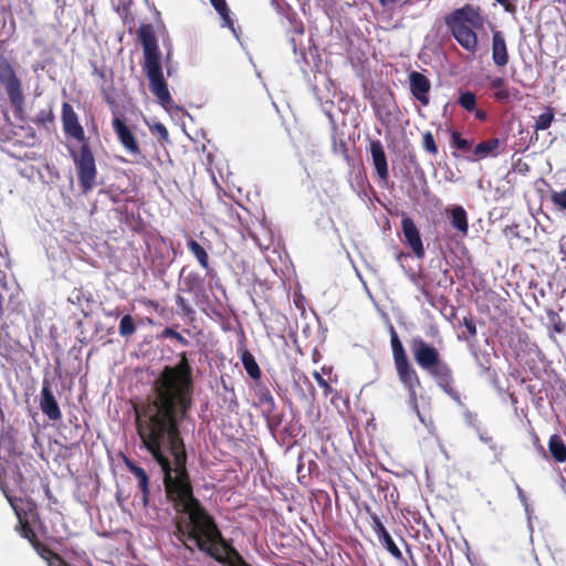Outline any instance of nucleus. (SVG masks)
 <instances>
[{
  "label": "nucleus",
  "mask_w": 566,
  "mask_h": 566,
  "mask_svg": "<svg viewBox=\"0 0 566 566\" xmlns=\"http://www.w3.org/2000/svg\"><path fill=\"white\" fill-rule=\"evenodd\" d=\"M184 285L182 291L188 293H197L203 289V279L197 272H189L181 279Z\"/></svg>",
  "instance_id": "nucleus-25"
},
{
  "label": "nucleus",
  "mask_w": 566,
  "mask_h": 566,
  "mask_svg": "<svg viewBox=\"0 0 566 566\" xmlns=\"http://www.w3.org/2000/svg\"><path fill=\"white\" fill-rule=\"evenodd\" d=\"M463 325L465 326V328L471 337L476 336L478 331H476L475 323L473 322L472 318L464 317Z\"/></svg>",
  "instance_id": "nucleus-48"
},
{
  "label": "nucleus",
  "mask_w": 566,
  "mask_h": 566,
  "mask_svg": "<svg viewBox=\"0 0 566 566\" xmlns=\"http://www.w3.org/2000/svg\"><path fill=\"white\" fill-rule=\"evenodd\" d=\"M34 551L48 563L50 558L55 554L48 545L38 539L31 545Z\"/></svg>",
  "instance_id": "nucleus-38"
},
{
  "label": "nucleus",
  "mask_w": 566,
  "mask_h": 566,
  "mask_svg": "<svg viewBox=\"0 0 566 566\" xmlns=\"http://www.w3.org/2000/svg\"><path fill=\"white\" fill-rule=\"evenodd\" d=\"M112 127L124 149L130 155H139L140 147L138 140L130 129L126 125L125 120L120 117H114L112 120Z\"/></svg>",
  "instance_id": "nucleus-9"
},
{
  "label": "nucleus",
  "mask_w": 566,
  "mask_h": 566,
  "mask_svg": "<svg viewBox=\"0 0 566 566\" xmlns=\"http://www.w3.org/2000/svg\"><path fill=\"white\" fill-rule=\"evenodd\" d=\"M238 352L249 377L255 381L260 380L262 371L252 353L244 345L240 346Z\"/></svg>",
  "instance_id": "nucleus-19"
},
{
  "label": "nucleus",
  "mask_w": 566,
  "mask_h": 566,
  "mask_svg": "<svg viewBox=\"0 0 566 566\" xmlns=\"http://www.w3.org/2000/svg\"><path fill=\"white\" fill-rule=\"evenodd\" d=\"M379 543L382 545L385 549H387L394 558L398 562H406V558L402 556L401 551L394 542L391 535L387 532L378 537Z\"/></svg>",
  "instance_id": "nucleus-27"
},
{
  "label": "nucleus",
  "mask_w": 566,
  "mask_h": 566,
  "mask_svg": "<svg viewBox=\"0 0 566 566\" xmlns=\"http://www.w3.org/2000/svg\"><path fill=\"white\" fill-rule=\"evenodd\" d=\"M501 142L499 138H490L488 140L479 143L471 156L467 157L468 161H479L481 159L496 156V149L499 148Z\"/></svg>",
  "instance_id": "nucleus-18"
},
{
  "label": "nucleus",
  "mask_w": 566,
  "mask_h": 566,
  "mask_svg": "<svg viewBox=\"0 0 566 566\" xmlns=\"http://www.w3.org/2000/svg\"><path fill=\"white\" fill-rule=\"evenodd\" d=\"M472 144V140L463 138L459 132L451 133V147L455 148L457 150H470Z\"/></svg>",
  "instance_id": "nucleus-34"
},
{
  "label": "nucleus",
  "mask_w": 566,
  "mask_h": 566,
  "mask_svg": "<svg viewBox=\"0 0 566 566\" xmlns=\"http://www.w3.org/2000/svg\"><path fill=\"white\" fill-rule=\"evenodd\" d=\"M0 459L6 462L17 461L21 459L23 462V453L18 447V442L11 432H3L0 436Z\"/></svg>",
  "instance_id": "nucleus-16"
},
{
  "label": "nucleus",
  "mask_w": 566,
  "mask_h": 566,
  "mask_svg": "<svg viewBox=\"0 0 566 566\" xmlns=\"http://www.w3.org/2000/svg\"><path fill=\"white\" fill-rule=\"evenodd\" d=\"M170 61H171V52H170V50H168L166 53V56H165L166 71H167L168 76H171L172 72H174Z\"/></svg>",
  "instance_id": "nucleus-49"
},
{
  "label": "nucleus",
  "mask_w": 566,
  "mask_h": 566,
  "mask_svg": "<svg viewBox=\"0 0 566 566\" xmlns=\"http://www.w3.org/2000/svg\"><path fill=\"white\" fill-rule=\"evenodd\" d=\"M401 229L405 237V242L409 245L417 258L422 259L426 252L420 231L417 228L415 221L409 217H403L401 220Z\"/></svg>",
  "instance_id": "nucleus-11"
},
{
  "label": "nucleus",
  "mask_w": 566,
  "mask_h": 566,
  "mask_svg": "<svg viewBox=\"0 0 566 566\" xmlns=\"http://www.w3.org/2000/svg\"><path fill=\"white\" fill-rule=\"evenodd\" d=\"M491 50L493 63L500 69L505 67L510 62V53L502 31L494 30L492 32Z\"/></svg>",
  "instance_id": "nucleus-14"
},
{
  "label": "nucleus",
  "mask_w": 566,
  "mask_h": 566,
  "mask_svg": "<svg viewBox=\"0 0 566 566\" xmlns=\"http://www.w3.org/2000/svg\"><path fill=\"white\" fill-rule=\"evenodd\" d=\"M422 147L427 153H429L432 156H436L438 154V146L430 130H427L422 134Z\"/></svg>",
  "instance_id": "nucleus-36"
},
{
  "label": "nucleus",
  "mask_w": 566,
  "mask_h": 566,
  "mask_svg": "<svg viewBox=\"0 0 566 566\" xmlns=\"http://www.w3.org/2000/svg\"><path fill=\"white\" fill-rule=\"evenodd\" d=\"M264 416L266 417L268 426L272 431L277 430L279 427L282 424V421H283L282 413H275L273 411L271 413H264Z\"/></svg>",
  "instance_id": "nucleus-42"
},
{
  "label": "nucleus",
  "mask_w": 566,
  "mask_h": 566,
  "mask_svg": "<svg viewBox=\"0 0 566 566\" xmlns=\"http://www.w3.org/2000/svg\"><path fill=\"white\" fill-rule=\"evenodd\" d=\"M188 250L193 254L197 259L199 265L206 271L210 270L209 255L206 249L195 239H189L187 241Z\"/></svg>",
  "instance_id": "nucleus-24"
},
{
  "label": "nucleus",
  "mask_w": 566,
  "mask_h": 566,
  "mask_svg": "<svg viewBox=\"0 0 566 566\" xmlns=\"http://www.w3.org/2000/svg\"><path fill=\"white\" fill-rule=\"evenodd\" d=\"M452 156H453V157H455V158H458V157H459V155L457 154V151H453V153H452Z\"/></svg>",
  "instance_id": "nucleus-56"
},
{
  "label": "nucleus",
  "mask_w": 566,
  "mask_h": 566,
  "mask_svg": "<svg viewBox=\"0 0 566 566\" xmlns=\"http://www.w3.org/2000/svg\"><path fill=\"white\" fill-rule=\"evenodd\" d=\"M137 326L132 315L126 314L122 317L118 326V333L122 337H130L136 333Z\"/></svg>",
  "instance_id": "nucleus-29"
},
{
  "label": "nucleus",
  "mask_w": 566,
  "mask_h": 566,
  "mask_svg": "<svg viewBox=\"0 0 566 566\" xmlns=\"http://www.w3.org/2000/svg\"><path fill=\"white\" fill-rule=\"evenodd\" d=\"M409 84L412 96L423 106H427L431 88L429 78L420 72L412 71L409 73Z\"/></svg>",
  "instance_id": "nucleus-13"
},
{
  "label": "nucleus",
  "mask_w": 566,
  "mask_h": 566,
  "mask_svg": "<svg viewBox=\"0 0 566 566\" xmlns=\"http://www.w3.org/2000/svg\"><path fill=\"white\" fill-rule=\"evenodd\" d=\"M547 317L551 322L553 332L563 334L566 329V324L563 322L558 313L553 310L547 311Z\"/></svg>",
  "instance_id": "nucleus-35"
},
{
  "label": "nucleus",
  "mask_w": 566,
  "mask_h": 566,
  "mask_svg": "<svg viewBox=\"0 0 566 566\" xmlns=\"http://www.w3.org/2000/svg\"><path fill=\"white\" fill-rule=\"evenodd\" d=\"M390 345L398 379L408 391V405L421 419L417 395L418 388L421 387V380L417 370L410 363L403 345L392 326L390 328Z\"/></svg>",
  "instance_id": "nucleus-5"
},
{
  "label": "nucleus",
  "mask_w": 566,
  "mask_h": 566,
  "mask_svg": "<svg viewBox=\"0 0 566 566\" xmlns=\"http://www.w3.org/2000/svg\"><path fill=\"white\" fill-rule=\"evenodd\" d=\"M380 6L387 7L397 2V0H378Z\"/></svg>",
  "instance_id": "nucleus-54"
},
{
  "label": "nucleus",
  "mask_w": 566,
  "mask_h": 566,
  "mask_svg": "<svg viewBox=\"0 0 566 566\" xmlns=\"http://www.w3.org/2000/svg\"><path fill=\"white\" fill-rule=\"evenodd\" d=\"M61 119L65 136L75 139L81 145L90 143L85 136L84 128L80 124L77 114L73 106L67 102L62 104Z\"/></svg>",
  "instance_id": "nucleus-8"
},
{
  "label": "nucleus",
  "mask_w": 566,
  "mask_h": 566,
  "mask_svg": "<svg viewBox=\"0 0 566 566\" xmlns=\"http://www.w3.org/2000/svg\"><path fill=\"white\" fill-rule=\"evenodd\" d=\"M0 83L4 86L11 105L17 111H21L24 103L21 81L3 54H0Z\"/></svg>",
  "instance_id": "nucleus-7"
},
{
  "label": "nucleus",
  "mask_w": 566,
  "mask_h": 566,
  "mask_svg": "<svg viewBox=\"0 0 566 566\" xmlns=\"http://www.w3.org/2000/svg\"><path fill=\"white\" fill-rule=\"evenodd\" d=\"M31 523H33V522L24 521V520L18 521V525L15 526V530L20 533V535L23 538L28 539L29 543L32 545L39 538H38L35 532L33 531V528L31 527Z\"/></svg>",
  "instance_id": "nucleus-30"
},
{
  "label": "nucleus",
  "mask_w": 566,
  "mask_h": 566,
  "mask_svg": "<svg viewBox=\"0 0 566 566\" xmlns=\"http://www.w3.org/2000/svg\"><path fill=\"white\" fill-rule=\"evenodd\" d=\"M82 193H90L96 186L97 168L90 143L82 144L78 150H70Z\"/></svg>",
  "instance_id": "nucleus-6"
},
{
  "label": "nucleus",
  "mask_w": 566,
  "mask_h": 566,
  "mask_svg": "<svg viewBox=\"0 0 566 566\" xmlns=\"http://www.w3.org/2000/svg\"><path fill=\"white\" fill-rule=\"evenodd\" d=\"M494 1L497 2L501 7H503V9L509 13H515L517 10V8H516L517 0H494Z\"/></svg>",
  "instance_id": "nucleus-44"
},
{
  "label": "nucleus",
  "mask_w": 566,
  "mask_h": 566,
  "mask_svg": "<svg viewBox=\"0 0 566 566\" xmlns=\"http://www.w3.org/2000/svg\"><path fill=\"white\" fill-rule=\"evenodd\" d=\"M4 314V310H3V305H2V300L0 298V319L2 318Z\"/></svg>",
  "instance_id": "nucleus-55"
},
{
  "label": "nucleus",
  "mask_w": 566,
  "mask_h": 566,
  "mask_svg": "<svg viewBox=\"0 0 566 566\" xmlns=\"http://www.w3.org/2000/svg\"><path fill=\"white\" fill-rule=\"evenodd\" d=\"M125 464L129 472L138 480V486L142 491V501L144 506L148 505L149 497V478L145 469L138 467L133 461L126 459Z\"/></svg>",
  "instance_id": "nucleus-17"
},
{
  "label": "nucleus",
  "mask_w": 566,
  "mask_h": 566,
  "mask_svg": "<svg viewBox=\"0 0 566 566\" xmlns=\"http://www.w3.org/2000/svg\"><path fill=\"white\" fill-rule=\"evenodd\" d=\"M548 451L555 462H566V444L559 434L555 433L549 437Z\"/></svg>",
  "instance_id": "nucleus-22"
},
{
  "label": "nucleus",
  "mask_w": 566,
  "mask_h": 566,
  "mask_svg": "<svg viewBox=\"0 0 566 566\" xmlns=\"http://www.w3.org/2000/svg\"><path fill=\"white\" fill-rule=\"evenodd\" d=\"M473 112H474V116H475L476 119H479L480 122H485L486 120L488 114H486L485 111L476 109L475 108V111H473Z\"/></svg>",
  "instance_id": "nucleus-51"
},
{
  "label": "nucleus",
  "mask_w": 566,
  "mask_h": 566,
  "mask_svg": "<svg viewBox=\"0 0 566 566\" xmlns=\"http://www.w3.org/2000/svg\"><path fill=\"white\" fill-rule=\"evenodd\" d=\"M40 409L41 411L52 421L60 420L62 412L59 403L52 392L51 385L48 379L42 382V389L40 394Z\"/></svg>",
  "instance_id": "nucleus-12"
},
{
  "label": "nucleus",
  "mask_w": 566,
  "mask_h": 566,
  "mask_svg": "<svg viewBox=\"0 0 566 566\" xmlns=\"http://www.w3.org/2000/svg\"><path fill=\"white\" fill-rule=\"evenodd\" d=\"M551 202L560 211H566V188L560 191H552Z\"/></svg>",
  "instance_id": "nucleus-37"
},
{
  "label": "nucleus",
  "mask_w": 566,
  "mask_h": 566,
  "mask_svg": "<svg viewBox=\"0 0 566 566\" xmlns=\"http://www.w3.org/2000/svg\"><path fill=\"white\" fill-rule=\"evenodd\" d=\"M555 118V111L552 106H546L545 112L538 115L534 123V129L536 132L538 130H545L551 127L552 123Z\"/></svg>",
  "instance_id": "nucleus-28"
},
{
  "label": "nucleus",
  "mask_w": 566,
  "mask_h": 566,
  "mask_svg": "<svg viewBox=\"0 0 566 566\" xmlns=\"http://www.w3.org/2000/svg\"><path fill=\"white\" fill-rule=\"evenodd\" d=\"M490 88L494 90L492 98L500 104H507L511 102L512 94L507 86L506 80L502 76H494L490 78Z\"/></svg>",
  "instance_id": "nucleus-20"
},
{
  "label": "nucleus",
  "mask_w": 566,
  "mask_h": 566,
  "mask_svg": "<svg viewBox=\"0 0 566 566\" xmlns=\"http://www.w3.org/2000/svg\"><path fill=\"white\" fill-rule=\"evenodd\" d=\"M54 119H55V116L53 113V108L51 106H49L46 108L41 109L36 114L35 118H34V123L38 126L48 127L49 125L53 124Z\"/></svg>",
  "instance_id": "nucleus-32"
},
{
  "label": "nucleus",
  "mask_w": 566,
  "mask_h": 566,
  "mask_svg": "<svg viewBox=\"0 0 566 566\" xmlns=\"http://www.w3.org/2000/svg\"><path fill=\"white\" fill-rule=\"evenodd\" d=\"M370 520H371V528L377 535V538L380 537L382 534L387 533L388 531L384 526L382 522L380 521L379 516L375 512H370L368 510Z\"/></svg>",
  "instance_id": "nucleus-40"
},
{
  "label": "nucleus",
  "mask_w": 566,
  "mask_h": 566,
  "mask_svg": "<svg viewBox=\"0 0 566 566\" xmlns=\"http://www.w3.org/2000/svg\"><path fill=\"white\" fill-rule=\"evenodd\" d=\"M287 18L291 21V23H293L295 32L302 34L304 32V25H303V23L301 21L296 20V13L295 12H290L287 14Z\"/></svg>",
  "instance_id": "nucleus-45"
},
{
  "label": "nucleus",
  "mask_w": 566,
  "mask_h": 566,
  "mask_svg": "<svg viewBox=\"0 0 566 566\" xmlns=\"http://www.w3.org/2000/svg\"><path fill=\"white\" fill-rule=\"evenodd\" d=\"M407 552L409 553V559H410V564L408 563V560L406 559V562H401L405 566H418L413 555L411 554L410 552V548L409 546L407 545Z\"/></svg>",
  "instance_id": "nucleus-52"
},
{
  "label": "nucleus",
  "mask_w": 566,
  "mask_h": 566,
  "mask_svg": "<svg viewBox=\"0 0 566 566\" xmlns=\"http://www.w3.org/2000/svg\"><path fill=\"white\" fill-rule=\"evenodd\" d=\"M138 303L145 307L153 308L155 312H158V310H159V303L157 301L150 300L148 297L138 298Z\"/></svg>",
  "instance_id": "nucleus-46"
},
{
  "label": "nucleus",
  "mask_w": 566,
  "mask_h": 566,
  "mask_svg": "<svg viewBox=\"0 0 566 566\" xmlns=\"http://www.w3.org/2000/svg\"><path fill=\"white\" fill-rule=\"evenodd\" d=\"M6 497L12 507L18 521H32L40 520L38 505L32 499H18L6 493Z\"/></svg>",
  "instance_id": "nucleus-10"
},
{
  "label": "nucleus",
  "mask_w": 566,
  "mask_h": 566,
  "mask_svg": "<svg viewBox=\"0 0 566 566\" xmlns=\"http://www.w3.org/2000/svg\"><path fill=\"white\" fill-rule=\"evenodd\" d=\"M313 377L318 384V386L323 388L325 397L329 396L333 392L332 386L328 384L326 379L323 378V376L318 371H314Z\"/></svg>",
  "instance_id": "nucleus-43"
},
{
  "label": "nucleus",
  "mask_w": 566,
  "mask_h": 566,
  "mask_svg": "<svg viewBox=\"0 0 566 566\" xmlns=\"http://www.w3.org/2000/svg\"><path fill=\"white\" fill-rule=\"evenodd\" d=\"M214 10L220 14L223 20V25L234 32L233 20L230 15V9L226 0H209Z\"/></svg>",
  "instance_id": "nucleus-26"
},
{
  "label": "nucleus",
  "mask_w": 566,
  "mask_h": 566,
  "mask_svg": "<svg viewBox=\"0 0 566 566\" xmlns=\"http://www.w3.org/2000/svg\"><path fill=\"white\" fill-rule=\"evenodd\" d=\"M541 451L543 452V454L545 455V450H544V447L541 446Z\"/></svg>",
  "instance_id": "nucleus-57"
},
{
  "label": "nucleus",
  "mask_w": 566,
  "mask_h": 566,
  "mask_svg": "<svg viewBox=\"0 0 566 566\" xmlns=\"http://www.w3.org/2000/svg\"><path fill=\"white\" fill-rule=\"evenodd\" d=\"M255 394L263 413H271L275 410V400L268 386L263 384L256 385Z\"/></svg>",
  "instance_id": "nucleus-23"
},
{
  "label": "nucleus",
  "mask_w": 566,
  "mask_h": 566,
  "mask_svg": "<svg viewBox=\"0 0 566 566\" xmlns=\"http://www.w3.org/2000/svg\"><path fill=\"white\" fill-rule=\"evenodd\" d=\"M48 566H71V565H70V564H67L61 555H59L57 553H55V554L50 558V560L48 562Z\"/></svg>",
  "instance_id": "nucleus-47"
},
{
  "label": "nucleus",
  "mask_w": 566,
  "mask_h": 566,
  "mask_svg": "<svg viewBox=\"0 0 566 566\" xmlns=\"http://www.w3.org/2000/svg\"><path fill=\"white\" fill-rule=\"evenodd\" d=\"M447 213L450 214V222L452 228H454L463 237L468 235L469 222L464 208L461 206H455L451 209H447Z\"/></svg>",
  "instance_id": "nucleus-21"
},
{
  "label": "nucleus",
  "mask_w": 566,
  "mask_h": 566,
  "mask_svg": "<svg viewBox=\"0 0 566 566\" xmlns=\"http://www.w3.org/2000/svg\"><path fill=\"white\" fill-rule=\"evenodd\" d=\"M410 349L417 365L424 370L437 386L453 401L461 402L451 366L442 358L439 349L420 336L412 337Z\"/></svg>",
  "instance_id": "nucleus-3"
},
{
  "label": "nucleus",
  "mask_w": 566,
  "mask_h": 566,
  "mask_svg": "<svg viewBox=\"0 0 566 566\" xmlns=\"http://www.w3.org/2000/svg\"><path fill=\"white\" fill-rule=\"evenodd\" d=\"M155 129L158 132V134L160 135V137L163 139H168V136H169V133L167 130V128L165 127V125L158 123L155 125Z\"/></svg>",
  "instance_id": "nucleus-50"
},
{
  "label": "nucleus",
  "mask_w": 566,
  "mask_h": 566,
  "mask_svg": "<svg viewBox=\"0 0 566 566\" xmlns=\"http://www.w3.org/2000/svg\"><path fill=\"white\" fill-rule=\"evenodd\" d=\"M136 431L143 447L161 468L167 499L179 513L176 522L179 537L195 541L200 551L218 562H223L222 552H227L230 555L229 566H251L227 543L214 518L193 496L181 430Z\"/></svg>",
  "instance_id": "nucleus-1"
},
{
  "label": "nucleus",
  "mask_w": 566,
  "mask_h": 566,
  "mask_svg": "<svg viewBox=\"0 0 566 566\" xmlns=\"http://www.w3.org/2000/svg\"><path fill=\"white\" fill-rule=\"evenodd\" d=\"M15 481L19 484L24 482V476H23L18 463H15Z\"/></svg>",
  "instance_id": "nucleus-53"
},
{
  "label": "nucleus",
  "mask_w": 566,
  "mask_h": 566,
  "mask_svg": "<svg viewBox=\"0 0 566 566\" xmlns=\"http://www.w3.org/2000/svg\"><path fill=\"white\" fill-rule=\"evenodd\" d=\"M370 520H371V528L377 535V538L380 537L382 534L387 533L388 531L384 526L382 522L380 521L379 516L375 512H370L368 510Z\"/></svg>",
  "instance_id": "nucleus-39"
},
{
  "label": "nucleus",
  "mask_w": 566,
  "mask_h": 566,
  "mask_svg": "<svg viewBox=\"0 0 566 566\" xmlns=\"http://www.w3.org/2000/svg\"><path fill=\"white\" fill-rule=\"evenodd\" d=\"M458 104L467 112H473L476 107V96L474 93L467 91L460 94Z\"/></svg>",
  "instance_id": "nucleus-31"
},
{
  "label": "nucleus",
  "mask_w": 566,
  "mask_h": 566,
  "mask_svg": "<svg viewBox=\"0 0 566 566\" xmlns=\"http://www.w3.org/2000/svg\"><path fill=\"white\" fill-rule=\"evenodd\" d=\"M137 36L143 46L144 61L142 66L148 78L150 92L166 111L178 108L174 103L168 84L164 77L161 52L153 25L147 23L140 24L137 30Z\"/></svg>",
  "instance_id": "nucleus-2"
},
{
  "label": "nucleus",
  "mask_w": 566,
  "mask_h": 566,
  "mask_svg": "<svg viewBox=\"0 0 566 566\" xmlns=\"http://www.w3.org/2000/svg\"><path fill=\"white\" fill-rule=\"evenodd\" d=\"M163 336L166 338L176 339L182 346H188V344H189V340L185 336H182L179 332L175 331L171 327H166L163 331Z\"/></svg>",
  "instance_id": "nucleus-41"
},
{
  "label": "nucleus",
  "mask_w": 566,
  "mask_h": 566,
  "mask_svg": "<svg viewBox=\"0 0 566 566\" xmlns=\"http://www.w3.org/2000/svg\"><path fill=\"white\" fill-rule=\"evenodd\" d=\"M175 300H176L177 306L180 310V315L192 319L196 312H195L193 307L191 306V304L188 302V300H186L185 296H182L180 293L176 294Z\"/></svg>",
  "instance_id": "nucleus-33"
},
{
  "label": "nucleus",
  "mask_w": 566,
  "mask_h": 566,
  "mask_svg": "<svg viewBox=\"0 0 566 566\" xmlns=\"http://www.w3.org/2000/svg\"><path fill=\"white\" fill-rule=\"evenodd\" d=\"M486 17L479 4L465 3L444 15V24L455 42L469 54L479 51V31L484 30Z\"/></svg>",
  "instance_id": "nucleus-4"
},
{
  "label": "nucleus",
  "mask_w": 566,
  "mask_h": 566,
  "mask_svg": "<svg viewBox=\"0 0 566 566\" xmlns=\"http://www.w3.org/2000/svg\"><path fill=\"white\" fill-rule=\"evenodd\" d=\"M369 151L378 177L386 181L389 177V172L387 157L381 142L379 139L370 140Z\"/></svg>",
  "instance_id": "nucleus-15"
}]
</instances>
